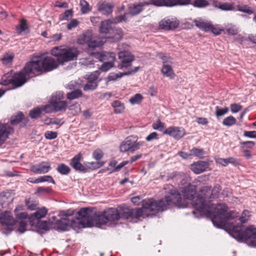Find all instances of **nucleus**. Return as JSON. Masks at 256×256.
<instances>
[{"label":"nucleus","instance_id":"f257e3e1","mask_svg":"<svg viewBox=\"0 0 256 256\" xmlns=\"http://www.w3.org/2000/svg\"><path fill=\"white\" fill-rule=\"evenodd\" d=\"M227 208L225 204H218L214 210L207 215L211 218L215 226L220 228L230 224L229 230L233 238L239 241H245L250 246H256V228L254 226H250L245 230H242L241 224L235 225L230 222L238 216L237 214L232 211L226 212Z\"/></svg>","mask_w":256,"mask_h":256},{"label":"nucleus","instance_id":"f03ea898","mask_svg":"<svg viewBox=\"0 0 256 256\" xmlns=\"http://www.w3.org/2000/svg\"><path fill=\"white\" fill-rule=\"evenodd\" d=\"M51 54L56 58L42 54L27 62L24 70L27 74H34L35 76L37 75L36 72H50L57 68L60 64L74 60L78 52L76 48L60 46L54 48Z\"/></svg>","mask_w":256,"mask_h":256},{"label":"nucleus","instance_id":"7ed1b4c3","mask_svg":"<svg viewBox=\"0 0 256 256\" xmlns=\"http://www.w3.org/2000/svg\"><path fill=\"white\" fill-rule=\"evenodd\" d=\"M174 206L178 208H185L186 205L182 202L180 194L176 190H172L164 199L158 201L153 199L143 200L142 208L130 209L132 218H138L145 216H153L158 212H163Z\"/></svg>","mask_w":256,"mask_h":256},{"label":"nucleus","instance_id":"20e7f679","mask_svg":"<svg viewBox=\"0 0 256 256\" xmlns=\"http://www.w3.org/2000/svg\"><path fill=\"white\" fill-rule=\"evenodd\" d=\"M75 218L66 217L58 220L56 225L58 229L68 230L70 227L82 228L90 226L92 223L93 214L90 208H82Z\"/></svg>","mask_w":256,"mask_h":256},{"label":"nucleus","instance_id":"39448f33","mask_svg":"<svg viewBox=\"0 0 256 256\" xmlns=\"http://www.w3.org/2000/svg\"><path fill=\"white\" fill-rule=\"evenodd\" d=\"M221 186L218 184L215 186L212 190L210 186L203 187L200 190L201 194L193 202L194 206L200 213H205L206 214L211 213L216 206L212 204L210 200L218 198Z\"/></svg>","mask_w":256,"mask_h":256},{"label":"nucleus","instance_id":"423d86ee","mask_svg":"<svg viewBox=\"0 0 256 256\" xmlns=\"http://www.w3.org/2000/svg\"><path fill=\"white\" fill-rule=\"evenodd\" d=\"M92 56L100 61L108 60V62H104L101 66L100 69L103 72H106L114 66V62L116 58V54L112 52H104L100 54L98 52H93Z\"/></svg>","mask_w":256,"mask_h":256},{"label":"nucleus","instance_id":"0eeeda50","mask_svg":"<svg viewBox=\"0 0 256 256\" xmlns=\"http://www.w3.org/2000/svg\"><path fill=\"white\" fill-rule=\"evenodd\" d=\"M78 42L80 44H88L89 48H95L102 45L100 41H98L94 38L91 30H88L80 36Z\"/></svg>","mask_w":256,"mask_h":256},{"label":"nucleus","instance_id":"6e6552de","mask_svg":"<svg viewBox=\"0 0 256 256\" xmlns=\"http://www.w3.org/2000/svg\"><path fill=\"white\" fill-rule=\"evenodd\" d=\"M24 67L22 71L14 73L12 75V84L15 88L22 86L26 82V77L32 78L36 76L34 74H27L24 70Z\"/></svg>","mask_w":256,"mask_h":256},{"label":"nucleus","instance_id":"1a4fd4ad","mask_svg":"<svg viewBox=\"0 0 256 256\" xmlns=\"http://www.w3.org/2000/svg\"><path fill=\"white\" fill-rule=\"evenodd\" d=\"M120 218V214L114 208H110L104 212L102 216H99L98 220H102V224H105L108 221H116Z\"/></svg>","mask_w":256,"mask_h":256},{"label":"nucleus","instance_id":"9d476101","mask_svg":"<svg viewBox=\"0 0 256 256\" xmlns=\"http://www.w3.org/2000/svg\"><path fill=\"white\" fill-rule=\"evenodd\" d=\"M118 58L121 62L118 66L120 69L129 66L134 60V56L130 52L126 50L118 53Z\"/></svg>","mask_w":256,"mask_h":256},{"label":"nucleus","instance_id":"9b49d317","mask_svg":"<svg viewBox=\"0 0 256 256\" xmlns=\"http://www.w3.org/2000/svg\"><path fill=\"white\" fill-rule=\"evenodd\" d=\"M164 134H168L175 139L180 140L186 134V132L182 127L170 126L165 130Z\"/></svg>","mask_w":256,"mask_h":256},{"label":"nucleus","instance_id":"f8f14e48","mask_svg":"<svg viewBox=\"0 0 256 256\" xmlns=\"http://www.w3.org/2000/svg\"><path fill=\"white\" fill-rule=\"evenodd\" d=\"M100 73L98 71L92 72L88 76V82L84 86V91L92 90L96 88L98 86V78Z\"/></svg>","mask_w":256,"mask_h":256},{"label":"nucleus","instance_id":"ddd939ff","mask_svg":"<svg viewBox=\"0 0 256 256\" xmlns=\"http://www.w3.org/2000/svg\"><path fill=\"white\" fill-rule=\"evenodd\" d=\"M1 222L2 224H6L7 226L4 230V233L6 234H8L13 230L11 226L16 224V220L8 212H6L2 216Z\"/></svg>","mask_w":256,"mask_h":256},{"label":"nucleus","instance_id":"4468645a","mask_svg":"<svg viewBox=\"0 0 256 256\" xmlns=\"http://www.w3.org/2000/svg\"><path fill=\"white\" fill-rule=\"evenodd\" d=\"M82 158V155L80 153H78L71 160L70 165L76 171L82 172L83 173L88 172L87 168L80 163V160Z\"/></svg>","mask_w":256,"mask_h":256},{"label":"nucleus","instance_id":"2eb2a0df","mask_svg":"<svg viewBox=\"0 0 256 256\" xmlns=\"http://www.w3.org/2000/svg\"><path fill=\"white\" fill-rule=\"evenodd\" d=\"M51 169L50 164L48 162H42L40 164L32 166L30 170L37 174H46Z\"/></svg>","mask_w":256,"mask_h":256},{"label":"nucleus","instance_id":"dca6fc26","mask_svg":"<svg viewBox=\"0 0 256 256\" xmlns=\"http://www.w3.org/2000/svg\"><path fill=\"white\" fill-rule=\"evenodd\" d=\"M182 192L184 198L192 200V204L193 207L198 210L193 204V202L196 200L198 198V196L196 198H194V195L196 193L195 186L193 185L188 184V186L182 188Z\"/></svg>","mask_w":256,"mask_h":256},{"label":"nucleus","instance_id":"f3484780","mask_svg":"<svg viewBox=\"0 0 256 256\" xmlns=\"http://www.w3.org/2000/svg\"><path fill=\"white\" fill-rule=\"evenodd\" d=\"M12 128L8 124L0 123V146L8 138Z\"/></svg>","mask_w":256,"mask_h":256},{"label":"nucleus","instance_id":"a211bd4d","mask_svg":"<svg viewBox=\"0 0 256 256\" xmlns=\"http://www.w3.org/2000/svg\"><path fill=\"white\" fill-rule=\"evenodd\" d=\"M163 60L164 64L162 66L161 72L164 76L169 78L170 79H174L175 76V74L170 65L166 63V56H162L160 57Z\"/></svg>","mask_w":256,"mask_h":256},{"label":"nucleus","instance_id":"6ab92c4d","mask_svg":"<svg viewBox=\"0 0 256 256\" xmlns=\"http://www.w3.org/2000/svg\"><path fill=\"white\" fill-rule=\"evenodd\" d=\"M178 26V22L170 19H164L159 23L160 28L166 30H174Z\"/></svg>","mask_w":256,"mask_h":256},{"label":"nucleus","instance_id":"aec40b11","mask_svg":"<svg viewBox=\"0 0 256 256\" xmlns=\"http://www.w3.org/2000/svg\"><path fill=\"white\" fill-rule=\"evenodd\" d=\"M208 166V163L205 161H199L190 166V169L196 174L204 172Z\"/></svg>","mask_w":256,"mask_h":256},{"label":"nucleus","instance_id":"412c9836","mask_svg":"<svg viewBox=\"0 0 256 256\" xmlns=\"http://www.w3.org/2000/svg\"><path fill=\"white\" fill-rule=\"evenodd\" d=\"M149 4L150 3L146 2L131 4L128 6L129 14L132 16L138 15L143 10L144 6H148Z\"/></svg>","mask_w":256,"mask_h":256},{"label":"nucleus","instance_id":"4be33fe9","mask_svg":"<svg viewBox=\"0 0 256 256\" xmlns=\"http://www.w3.org/2000/svg\"><path fill=\"white\" fill-rule=\"evenodd\" d=\"M114 4L112 3L106 2L99 4L98 5V10L102 14L108 15L112 12Z\"/></svg>","mask_w":256,"mask_h":256},{"label":"nucleus","instance_id":"5701e85b","mask_svg":"<svg viewBox=\"0 0 256 256\" xmlns=\"http://www.w3.org/2000/svg\"><path fill=\"white\" fill-rule=\"evenodd\" d=\"M191 0H165L164 6L172 7L177 5H186Z\"/></svg>","mask_w":256,"mask_h":256},{"label":"nucleus","instance_id":"b1692460","mask_svg":"<svg viewBox=\"0 0 256 256\" xmlns=\"http://www.w3.org/2000/svg\"><path fill=\"white\" fill-rule=\"evenodd\" d=\"M112 22L110 19L102 21L101 22L100 26V33L108 34L110 32V30L112 28L111 24Z\"/></svg>","mask_w":256,"mask_h":256},{"label":"nucleus","instance_id":"393cba45","mask_svg":"<svg viewBox=\"0 0 256 256\" xmlns=\"http://www.w3.org/2000/svg\"><path fill=\"white\" fill-rule=\"evenodd\" d=\"M196 26L199 28L204 30L205 32H208L210 30V22H205L202 20H194V21Z\"/></svg>","mask_w":256,"mask_h":256},{"label":"nucleus","instance_id":"a878e982","mask_svg":"<svg viewBox=\"0 0 256 256\" xmlns=\"http://www.w3.org/2000/svg\"><path fill=\"white\" fill-rule=\"evenodd\" d=\"M48 212V210L45 208H42L37 210L34 214L31 215L30 218V220L37 219L40 220L44 218Z\"/></svg>","mask_w":256,"mask_h":256},{"label":"nucleus","instance_id":"bb28decb","mask_svg":"<svg viewBox=\"0 0 256 256\" xmlns=\"http://www.w3.org/2000/svg\"><path fill=\"white\" fill-rule=\"evenodd\" d=\"M132 136H128L126 140L123 142L120 146V150L121 152H130V148L131 144V139H132Z\"/></svg>","mask_w":256,"mask_h":256},{"label":"nucleus","instance_id":"cd10ccee","mask_svg":"<svg viewBox=\"0 0 256 256\" xmlns=\"http://www.w3.org/2000/svg\"><path fill=\"white\" fill-rule=\"evenodd\" d=\"M54 112H60L65 110L67 107V102L66 101H54Z\"/></svg>","mask_w":256,"mask_h":256},{"label":"nucleus","instance_id":"c85d7f7f","mask_svg":"<svg viewBox=\"0 0 256 256\" xmlns=\"http://www.w3.org/2000/svg\"><path fill=\"white\" fill-rule=\"evenodd\" d=\"M22 206H18L14 210V214L16 218L20 220H26L28 217V215L26 212H20V210H22Z\"/></svg>","mask_w":256,"mask_h":256},{"label":"nucleus","instance_id":"c756f323","mask_svg":"<svg viewBox=\"0 0 256 256\" xmlns=\"http://www.w3.org/2000/svg\"><path fill=\"white\" fill-rule=\"evenodd\" d=\"M112 106L114 108V112L116 114L122 113L124 109V104L119 100H115L112 104Z\"/></svg>","mask_w":256,"mask_h":256},{"label":"nucleus","instance_id":"7c9ffc66","mask_svg":"<svg viewBox=\"0 0 256 256\" xmlns=\"http://www.w3.org/2000/svg\"><path fill=\"white\" fill-rule=\"evenodd\" d=\"M28 28L26 21L24 19L21 20L20 24L16 26V32L19 34H21L22 32H24Z\"/></svg>","mask_w":256,"mask_h":256},{"label":"nucleus","instance_id":"2f4dec72","mask_svg":"<svg viewBox=\"0 0 256 256\" xmlns=\"http://www.w3.org/2000/svg\"><path fill=\"white\" fill-rule=\"evenodd\" d=\"M12 72H8L2 77L0 84L2 85L7 86L12 84Z\"/></svg>","mask_w":256,"mask_h":256},{"label":"nucleus","instance_id":"473e14b6","mask_svg":"<svg viewBox=\"0 0 256 256\" xmlns=\"http://www.w3.org/2000/svg\"><path fill=\"white\" fill-rule=\"evenodd\" d=\"M131 72H118V73L112 72L108 76V79L109 80H116L118 78H121L124 76H128L131 74Z\"/></svg>","mask_w":256,"mask_h":256},{"label":"nucleus","instance_id":"72a5a7b5","mask_svg":"<svg viewBox=\"0 0 256 256\" xmlns=\"http://www.w3.org/2000/svg\"><path fill=\"white\" fill-rule=\"evenodd\" d=\"M56 170L59 173L63 175H67L70 172V168L64 164H60L58 166Z\"/></svg>","mask_w":256,"mask_h":256},{"label":"nucleus","instance_id":"f704fd0d","mask_svg":"<svg viewBox=\"0 0 256 256\" xmlns=\"http://www.w3.org/2000/svg\"><path fill=\"white\" fill-rule=\"evenodd\" d=\"M237 10L246 13L248 14H251L254 13V10L248 5L244 4H239L237 5Z\"/></svg>","mask_w":256,"mask_h":256},{"label":"nucleus","instance_id":"c9c22d12","mask_svg":"<svg viewBox=\"0 0 256 256\" xmlns=\"http://www.w3.org/2000/svg\"><path fill=\"white\" fill-rule=\"evenodd\" d=\"M94 52H92L93 53ZM92 52L90 53V55L88 58H84L80 60V63L82 64L85 66L88 67H92L94 64V60L92 58V57L95 58L94 56H92Z\"/></svg>","mask_w":256,"mask_h":256},{"label":"nucleus","instance_id":"e433bc0d","mask_svg":"<svg viewBox=\"0 0 256 256\" xmlns=\"http://www.w3.org/2000/svg\"><path fill=\"white\" fill-rule=\"evenodd\" d=\"M144 142H136L135 140L131 139V144L130 148V152L134 153L136 150L140 149V147L142 146Z\"/></svg>","mask_w":256,"mask_h":256},{"label":"nucleus","instance_id":"4c0bfd02","mask_svg":"<svg viewBox=\"0 0 256 256\" xmlns=\"http://www.w3.org/2000/svg\"><path fill=\"white\" fill-rule=\"evenodd\" d=\"M82 96V92L79 90H76L67 94V98L70 100H74Z\"/></svg>","mask_w":256,"mask_h":256},{"label":"nucleus","instance_id":"58836bf2","mask_svg":"<svg viewBox=\"0 0 256 256\" xmlns=\"http://www.w3.org/2000/svg\"><path fill=\"white\" fill-rule=\"evenodd\" d=\"M24 118V116L22 112H19L16 115L11 117L10 123L12 125H16L18 124Z\"/></svg>","mask_w":256,"mask_h":256},{"label":"nucleus","instance_id":"ea45409f","mask_svg":"<svg viewBox=\"0 0 256 256\" xmlns=\"http://www.w3.org/2000/svg\"><path fill=\"white\" fill-rule=\"evenodd\" d=\"M216 6L222 10H233V5L228 2H219L216 5Z\"/></svg>","mask_w":256,"mask_h":256},{"label":"nucleus","instance_id":"a19ab883","mask_svg":"<svg viewBox=\"0 0 256 256\" xmlns=\"http://www.w3.org/2000/svg\"><path fill=\"white\" fill-rule=\"evenodd\" d=\"M236 122V119L233 116H230L224 119L222 123L224 126H230L234 124Z\"/></svg>","mask_w":256,"mask_h":256},{"label":"nucleus","instance_id":"79ce46f5","mask_svg":"<svg viewBox=\"0 0 256 256\" xmlns=\"http://www.w3.org/2000/svg\"><path fill=\"white\" fill-rule=\"evenodd\" d=\"M250 216V212L248 210H244L241 216L239 218L238 220L242 224L246 223L248 221Z\"/></svg>","mask_w":256,"mask_h":256},{"label":"nucleus","instance_id":"37998d69","mask_svg":"<svg viewBox=\"0 0 256 256\" xmlns=\"http://www.w3.org/2000/svg\"><path fill=\"white\" fill-rule=\"evenodd\" d=\"M42 112V108L37 107L32 110L30 112V116L32 118H37L40 117Z\"/></svg>","mask_w":256,"mask_h":256},{"label":"nucleus","instance_id":"c03bdc74","mask_svg":"<svg viewBox=\"0 0 256 256\" xmlns=\"http://www.w3.org/2000/svg\"><path fill=\"white\" fill-rule=\"evenodd\" d=\"M80 6L82 14H86L90 10L88 2L85 0L80 1Z\"/></svg>","mask_w":256,"mask_h":256},{"label":"nucleus","instance_id":"a18cd8bd","mask_svg":"<svg viewBox=\"0 0 256 256\" xmlns=\"http://www.w3.org/2000/svg\"><path fill=\"white\" fill-rule=\"evenodd\" d=\"M152 127L154 130L162 132L165 128V124L162 122L160 120H158L152 124Z\"/></svg>","mask_w":256,"mask_h":256},{"label":"nucleus","instance_id":"49530a36","mask_svg":"<svg viewBox=\"0 0 256 256\" xmlns=\"http://www.w3.org/2000/svg\"><path fill=\"white\" fill-rule=\"evenodd\" d=\"M209 3L207 0H194L192 3V5L194 7L197 8H204L208 6Z\"/></svg>","mask_w":256,"mask_h":256},{"label":"nucleus","instance_id":"de8ad7c7","mask_svg":"<svg viewBox=\"0 0 256 256\" xmlns=\"http://www.w3.org/2000/svg\"><path fill=\"white\" fill-rule=\"evenodd\" d=\"M228 110L229 109L228 107H225L223 108H220L219 106H216V115L217 118L223 116L228 112Z\"/></svg>","mask_w":256,"mask_h":256},{"label":"nucleus","instance_id":"09e8293b","mask_svg":"<svg viewBox=\"0 0 256 256\" xmlns=\"http://www.w3.org/2000/svg\"><path fill=\"white\" fill-rule=\"evenodd\" d=\"M204 154V150L200 148H193L190 150V154L200 158L202 157Z\"/></svg>","mask_w":256,"mask_h":256},{"label":"nucleus","instance_id":"8fccbe9b","mask_svg":"<svg viewBox=\"0 0 256 256\" xmlns=\"http://www.w3.org/2000/svg\"><path fill=\"white\" fill-rule=\"evenodd\" d=\"M69 109L73 115H76L80 113L81 110L80 105L78 103L70 106Z\"/></svg>","mask_w":256,"mask_h":256},{"label":"nucleus","instance_id":"3c124183","mask_svg":"<svg viewBox=\"0 0 256 256\" xmlns=\"http://www.w3.org/2000/svg\"><path fill=\"white\" fill-rule=\"evenodd\" d=\"M54 106L52 100H50L49 104L44 106L43 108H42V111H44L46 113H50L53 111L54 112Z\"/></svg>","mask_w":256,"mask_h":256},{"label":"nucleus","instance_id":"603ef678","mask_svg":"<svg viewBox=\"0 0 256 256\" xmlns=\"http://www.w3.org/2000/svg\"><path fill=\"white\" fill-rule=\"evenodd\" d=\"M142 100V96L140 94H137L130 99V102L132 104L140 103Z\"/></svg>","mask_w":256,"mask_h":256},{"label":"nucleus","instance_id":"864d4df0","mask_svg":"<svg viewBox=\"0 0 256 256\" xmlns=\"http://www.w3.org/2000/svg\"><path fill=\"white\" fill-rule=\"evenodd\" d=\"M72 10H66L64 13L60 14V18L61 20H68L72 16Z\"/></svg>","mask_w":256,"mask_h":256},{"label":"nucleus","instance_id":"5fc2aeb1","mask_svg":"<svg viewBox=\"0 0 256 256\" xmlns=\"http://www.w3.org/2000/svg\"><path fill=\"white\" fill-rule=\"evenodd\" d=\"M13 58L12 54H6L2 58H0V60H2L4 64H8L12 62Z\"/></svg>","mask_w":256,"mask_h":256},{"label":"nucleus","instance_id":"6e6d98bb","mask_svg":"<svg viewBox=\"0 0 256 256\" xmlns=\"http://www.w3.org/2000/svg\"><path fill=\"white\" fill-rule=\"evenodd\" d=\"M27 224V222L26 220H21L18 223V230L20 233H24L26 231V226Z\"/></svg>","mask_w":256,"mask_h":256},{"label":"nucleus","instance_id":"4d7b16f0","mask_svg":"<svg viewBox=\"0 0 256 256\" xmlns=\"http://www.w3.org/2000/svg\"><path fill=\"white\" fill-rule=\"evenodd\" d=\"M126 15H121L116 16L114 18L110 19L112 24H116L118 22H122V21H126Z\"/></svg>","mask_w":256,"mask_h":256},{"label":"nucleus","instance_id":"13d9d810","mask_svg":"<svg viewBox=\"0 0 256 256\" xmlns=\"http://www.w3.org/2000/svg\"><path fill=\"white\" fill-rule=\"evenodd\" d=\"M64 93L62 92H58L54 94L50 100H54V101H62L61 100L63 98Z\"/></svg>","mask_w":256,"mask_h":256},{"label":"nucleus","instance_id":"bf43d9fd","mask_svg":"<svg viewBox=\"0 0 256 256\" xmlns=\"http://www.w3.org/2000/svg\"><path fill=\"white\" fill-rule=\"evenodd\" d=\"M240 144V148L244 146L245 148L248 150V148H252L255 145V142L253 141H246L241 142Z\"/></svg>","mask_w":256,"mask_h":256},{"label":"nucleus","instance_id":"052dcab7","mask_svg":"<svg viewBox=\"0 0 256 256\" xmlns=\"http://www.w3.org/2000/svg\"><path fill=\"white\" fill-rule=\"evenodd\" d=\"M103 155L102 152L100 149L96 150L92 154L93 158L97 160H100L103 157Z\"/></svg>","mask_w":256,"mask_h":256},{"label":"nucleus","instance_id":"680f3d73","mask_svg":"<svg viewBox=\"0 0 256 256\" xmlns=\"http://www.w3.org/2000/svg\"><path fill=\"white\" fill-rule=\"evenodd\" d=\"M44 136L46 139L53 140L57 137L58 134L56 132L47 131L45 132Z\"/></svg>","mask_w":256,"mask_h":256},{"label":"nucleus","instance_id":"e2e57ef3","mask_svg":"<svg viewBox=\"0 0 256 256\" xmlns=\"http://www.w3.org/2000/svg\"><path fill=\"white\" fill-rule=\"evenodd\" d=\"M226 30L228 34L231 35H236L238 32V28L236 26H231L228 27Z\"/></svg>","mask_w":256,"mask_h":256},{"label":"nucleus","instance_id":"0e129e2a","mask_svg":"<svg viewBox=\"0 0 256 256\" xmlns=\"http://www.w3.org/2000/svg\"><path fill=\"white\" fill-rule=\"evenodd\" d=\"M230 110L232 113H236L242 109V106L238 104H232L230 106Z\"/></svg>","mask_w":256,"mask_h":256},{"label":"nucleus","instance_id":"69168bd1","mask_svg":"<svg viewBox=\"0 0 256 256\" xmlns=\"http://www.w3.org/2000/svg\"><path fill=\"white\" fill-rule=\"evenodd\" d=\"M79 22L76 19L72 20L68 24L66 28L68 30H71L72 28L76 27Z\"/></svg>","mask_w":256,"mask_h":256},{"label":"nucleus","instance_id":"338daca9","mask_svg":"<svg viewBox=\"0 0 256 256\" xmlns=\"http://www.w3.org/2000/svg\"><path fill=\"white\" fill-rule=\"evenodd\" d=\"M210 30H211L213 34L216 35L220 34L222 30L216 26H213L210 24Z\"/></svg>","mask_w":256,"mask_h":256},{"label":"nucleus","instance_id":"774afa93","mask_svg":"<svg viewBox=\"0 0 256 256\" xmlns=\"http://www.w3.org/2000/svg\"><path fill=\"white\" fill-rule=\"evenodd\" d=\"M244 136L250 138H256V131H244Z\"/></svg>","mask_w":256,"mask_h":256}]
</instances>
